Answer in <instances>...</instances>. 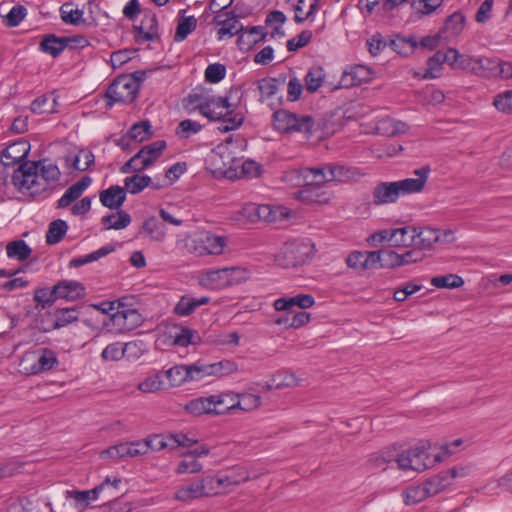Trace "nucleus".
Listing matches in <instances>:
<instances>
[{
	"instance_id": "obj_1",
	"label": "nucleus",
	"mask_w": 512,
	"mask_h": 512,
	"mask_svg": "<svg viewBox=\"0 0 512 512\" xmlns=\"http://www.w3.org/2000/svg\"><path fill=\"white\" fill-rule=\"evenodd\" d=\"M60 175L58 166L47 159L25 161L14 171L12 183L22 194L34 197L56 183Z\"/></svg>"
},
{
	"instance_id": "obj_2",
	"label": "nucleus",
	"mask_w": 512,
	"mask_h": 512,
	"mask_svg": "<svg viewBox=\"0 0 512 512\" xmlns=\"http://www.w3.org/2000/svg\"><path fill=\"white\" fill-rule=\"evenodd\" d=\"M344 166L329 163L312 168H304L305 188L297 192V198L307 204H326L330 200L323 185L333 181H344L347 178Z\"/></svg>"
},
{
	"instance_id": "obj_3",
	"label": "nucleus",
	"mask_w": 512,
	"mask_h": 512,
	"mask_svg": "<svg viewBox=\"0 0 512 512\" xmlns=\"http://www.w3.org/2000/svg\"><path fill=\"white\" fill-rule=\"evenodd\" d=\"M242 92L239 88H231L225 97L209 96L196 108L210 120L220 121L218 130L228 132L237 129L244 120L242 113L236 112Z\"/></svg>"
},
{
	"instance_id": "obj_4",
	"label": "nucleus",
	"mask_w": 512,
	"mask_h": 512,
	"mask_svg": "<svg viewBox=\"0 0 512 512\" xmlns=\"http://www.w3.org/2000/svg\"><path fill=\"white\" fill-rule=\"evenodd\" d=\"M429 172V167H422L414 171L416 178L379 182L372 190V203L375 206L392 204L401 196L422 192L427 183Z\"/></svg>"
},
{
	"instance_id": "obj_5",
	"label": "nucleus",
	"mask_w": 512,
	"mask_h": 512,
	"mask_svg": "<svg viewBox=\"0 0 512 512\" xmlns=\"http://www.w3.org/2000/svg\"><path fill=\"white\" fill-rule=\"evenodd\" d=\"M428 459L429 454L425 447L415 446L397 454H392L390 451L383 452L372 458V461L377 467L395 462L397 464V468L402 471L411 470L415 472H421L428 468Z\"/></svg>"
},
{
	"instance_id": "obj_6",
	"label": "nucleus",
	"mask_w": 512,
	"mask_h": 512,
	"mask_svg": "<svg viewBox=\"0 0 512 512\" xmlns=\"http://www.w3.org/2000/svg\"><path fill=\"white\" fill-rule=\"evenodd\" d=\"M205 161L212 174L232 178L239 168L240 159L235 157L230 145L225 143L211 150Z\"/></svg>"
},
{
	"instance_id": "obj_7",
	"label": "nucleus",
	"mask_w": 512,
	"mask_h": 512,
	"mask_svg": "<svg viewBox=\"0 0 512 512\" xmlns=\"http://www.w3.org/2000/svg\"><path fill=\"white\" fill-rule=\"evenodd\" d=\"M139 92V79L133 75H120L106 91L107 104L112 106L116 102L132 103Z\"/></svg>"
},
{
	"instance_id": "obj_8",
	"label": "nucleus",
	"mask_w": 512,
	"mask_h": 512,
	"mask_svg": "<svg viewBox=\"0 0 512 512\" xmlns=\"http://www.w3.org/2000/svg\"><path fill=\"white\" fill-rule=\"evenodd\" d=\"M273 124L282 133L302 132L309 135L312 133L314 121L311 116H298L287 110H278L273 114Z\"/></svg>"
},
{
	"instance_id": "obj_9",
	"label": "nucleus",
	"mask_w": 512,
	"mask_h": 512,
	"mask_svg": "<svg viewBox=\"0 0 512 512\" xmlns=\"http://www.w3.org/2000/svg\"><path fill=\"white\" fill-rule=\"evenodd\" d=\"M240 272L239 268L227 267L202 271L198 275V283L203 288L209 290H219L233 285L237 282L236 274Z\"/></svg>"
},
{
	"instance_id": "obj_10",
	"label": "nucleus",
	"mask_w": 512,
	"mask_h": 512,
	"mask_svg": "<svg viewBox=\"0 0 512 512\" xmlns=\"http://www.w3.org/2000/svg\"><path fill=\"white\" fill-rule=\"evenodd\" d=\"M121 482V479L118 477H114L113 479L106 477L102 483L94 487L92 490H67L66 497L75 500L77 509L84 510L89 506L91 500L99 499L101 493L105 490L117 489Z\"/></svg>"
},
{
	"instance_id": "obj_11",
	"label": "nucleus",
	"mask_w": 512,
	"mask_h": 512,
	"mask_svg": "<svg viewBox=\"0 0 512 512\" xmlns=\"http://www.w3.org/2000/svg\"><path fill=\"white\" fill-rule=\"evenodd\" d=\"M110 321L116 331L124 333L138 327L142 322V317L136 309L126 308L118 302L117 310L111 314Z\"/></svg>"
},
{
	"instance_id": "obj_12",
	"label": "nucleus",
	"mask_w": 512,
	"mask_h": 512,
	"mask_svg": "<svg viewBox=\"0 0 512 512\" xmlns=\"http://www.w3.org/2000/svg\"><path fill=\"white\" fill-rule=\"evenodd\" d=\"M167 379V388L179 387L186 382L200 381L198 362L191 365H175L162 371Z\"/></svg>"
},
{
	"instance_id": "obj_13",
	"label": "nucleus",
	"mask_w": 512,
	"mask_h": 512,
	"mask_svg": "<svg viewBox=\"0 0 512 512\" xmlns=\"http://www.w3.org/2000/svg\"><path fill=\"white\" fill-rule=\"evenodd\" d=\"M33 361V364L25 370L29 374H39L51 370L58 362L57 356L54 351L48 348H42L25 354L22 362Z\"/></svg>"
},
{
	"instance_id": "obj_14",
	"label": "nucleus",
	"mask_w": 512,
	"mask_h": 512,
	"mask_svg": "<svg viewBox=\"0 0 512 512\" xmlns=\"http://www.w3.org/2000/svg\"><path fill=\"white\" fill-rule=\"evenodd\" d=\"M459 476H465L464 468H451L449 470L442 471L441 473L426 480L424 482V485L429 494V497L442 492L444 489H446L448 486L452 484V481L456 477Z\"/></svg>"
},
{
	"instance_id": "obj_15",
	"label": "nucleus",
	"mask_w": 512,
	"mask_h": 512,
	"mask_svg": "<svg viewBox=\"0 0 512 512\" xmlns=\"http://www.w3.org/2000/svg\"><path fill=\"white\" fill-rule=\"evenodd\" d=\"M196 246L194 251L199 255L210 254L220 255L223 253L227 244L224 236H218L210 233H205L194 240Z\"/></svg>"
},
{
	"instance_id": "obj_16",
	"label": "nucleus",
	"mask_w": 512,
	"mask_h": 512,
	"mask_svg": "<svg viewBox=\"0 0 512 512\" xmlns=\"http://www.w3.org/2000/svg\"><path fill=\"white\" fill-rule=\"evenodd\" d=\"M56 299L75 301L84 298L86 289L84 285L76 280H61L52 288Z\"/></svg>"
},
{
	"instance_id": "obj_17",
	"label": "nucleus",
	"mask_w": 512,
	"mask_h": 512,
	"mask_svg": "<svg viewBox=\"0 0 512 512\" xmlns=\"http://www.w3.org/2000/svg\"><path fill=\"white\" fill-rule=\"evenodd\" d=\"M144 448L145 446L141 440L119 443L102 452V457L108 456L113 459L135 458L145 455Z\"/></svg>"
},
{
	"instance_id": "obj_18",
	"label": "nucleus",
	"mask_w": 512,
	"mask_h": 512,
	"mask_svg": "<svg viewBox=\"0 0 512 512\" xmlns=\"http://www.w3.org/2000/svg\"><path fill=\"white\" fill-rule=\"evenodd\" d=\"M199 376L200 380L207 376L224 377L238 372L239 368L236 362L228 359L221 360L215 363H199Z\"/></svg>"
},
{
	"instance_id": "obj_19",
	"label": "nucleus",
	"mask_w": 512,
	"mask_h": 512,
	"mask_svg": "<svg viewBox=\"0 0 512 512\" xmlns=\"http://www.w3.org/2000/svg\"><path fill=\"white\" fill-rule=\"evenodd\" d=\"M270 211L266 208V205H259L255 203H249L244 205L240 210L236 211L232 215V219L241 222L243 224L247 222L263 221V218L268 217Z\"/></svg>"
},
{
	"instance_id": "obj_20",
	"label": "nucleus",
	"mask_w": 512,
	"mask_h": 512,
	"mask_svg": "<svg viewBox=\"0 0 512 512\" xmlns=\"http://www.w3.org/2000/svg\"><path fill=\"white\" fill-rule=\"evenodd\" d=\"M30 151V144L25 140H18L10 144L1 155L3 165L10 166L25 160Z\"/></svg>"
},
{
	"instance_id": "obj_21",
	"label": "nucleus",
	"mask_w": 512,
	"mask_h": 512,
	"mask_svg": "<svg viewBox=\"0 0 512 512\" xmlns=\"http://www.w3.org/2000/svg\"><path fill=\"white\" fill-rule=\"evenodd\" d=\"M136 41L143 43L145 41H154L159 38L158 23L155 14L145 15L139 26H135Z\"/></svg>"
},
{
	"instance_id": "obj_22",
	"label": "nucleus",
	"mask_w": 512,
	"mask_h": 512,
	"mask_svg": "<svg viewBox=\"0 0 512 512\" xmlns=\"http://www.w3.org/2000/svg\"><path fill=\"white\" fill-rule=\"evenodd\" d=\"M92 179L89 176L82 177L71 185L62 197L57 201V208L64 209L81 197L83 192L90 186Z\"/></svg>"
},
{
	"instance_id": "obj_23",
	"label": "nucleus",
	"mask_w": 512,
	"mask_h": 512,
	"mask_svg": "<svg viewBox=\"0 0 512 512\" xmlns=\"http://www.w3.org/2000/svg\"><path fill=\"white\" fill-rule=\"evenodd\" d=\"M224 16H226L225 19H222V15L214 18V22L220 26L217 32L219 40H222L225 36L232 37L243 31V25L234 14L227 12Z\"/></svg>"
},
{
	"instance_id": "obj_24",
	"label": "nucleus",
	"mask_w": 512,
	"mask_h": 512,
	"mask_svg": "<svg viewBox=\"0 0 512 512\" xmlns=\"http://www.w3.org/2000/svg\"><path fill=\"white\" fill-rule=\"evenodd\" d=\"M184 410L195 417L202 415H216V406L213 403V396L198 397L188 401L184 405Z\"/></svg>"
},
{
	"instance_id": "obj_25",
	"label": "nucleus",
	"mask_w": 512,
	"mask_h": 512,
	"mask_svg": "<svg viewBox=\"0 0 512 512\" xmlns=\"http://www.w3.org/2000/svg\"><path fill=\"white\" fill-rule=\"evenodd\" d=\"M314 297L310 294H298L293 297L279 298L275 300L273 306L277 311H290L294 306H298L302 309L310 308L314 305Z\"/></svg>"
},
{
	"instance_id": "obj_26",
	"label": "nucleus",
	"mask_w": 512,
	"mask_h": 512,
	"mask_svg": "<svg viewBox=\"0 0 512 512\" xmlns=\"http://www.w3.org/2000/svg\"><path fill=\"white\" fill-rule=\"evenodd\" d=\"M100 202L109 209L120 208L126 199V190L124 187L112 185L99 194Z\"/></svg>"
},
{
	"instance_id": "obj_27",
	"label": "nucleus",
	"mask_w": 512,
	"mask_h": 512,
	"mask_svg": "<svg viewBox=\"0 0 512 512\" xmlns=\"http://www.w3.org/2000/svg\"><path fill=\"white\" fill-rule=\"evenodd\" d=\"M346 263L348 267L355 270H369L375 268V252L374 251H353L351 252Z\"/></svg>"
},
{
	"instance_id": "obj_28",
	"label": "nucleus",
	"mask_w": 512,
	"mask_h": 512,
	"mask_svg": "<svg viewBox=\"0 0 512 512\" xmlns=\"http://www.w3.org/2000/svg\"><path fill=\"white\" fill-rule=\"evenodd\" d=\"M213 396V403L216 406V415H225L237 410L238 393L224 392Z\"/></svg>"
},
{
	"instance_id": "obj_29",
	"label": "nucleus",
	"mask_w": 512,
	"mask_h": 512,
	"mask_svg": "<svg viewBox=\"0 0 512 512\" xmlns=\"http://www.w3.org/2000/svg\"><path fill=\"white\" fill-rule=\"evenodd\" d=\"M266 33L263 32V27L254 26L249 29H243L239 34L237 43L240 49H250L258 42L264 41Z\"/></svg>"
},
{
	"instance_id": "obj_30",
	"label": "nucleus",
	"mask_w": 512,
	"mask_h": 512,
	"mask_svg": "<svg viewBox=\"0 0 512 512\" xmlns=\"http://www.w3.org/2000/svg\"><path fill=\"white\" fill-rule=\"evenodd\" d=\"M377 133L383 136H396L407 131V125L394 118L385 117L380 119L376 124Z\"/></svg>"
},
{
	"instance_id": "obj_31",
	"label": "nucleus",
	"mask_w": 512,
	"mask_h": 512,
	"mask_svg": "<svg viewBox=\"0 0 512 512\" xmlns=\"http://www.w3.org/2000/svg\"><path fill=\"white\" fill-rule=\"evenodd\" d=\"M166 146V141L157 140L153 143L143 146L135 155L137 156V159L144 156L146 158L144 160L145 165H153L155 161L162 155Z\"/></svg>"
},
{
	"instance_id": "obj_32",
	"label": "nucleus",
	"mask_w": 512,
	"mask_h": 512,
	"mask_svg": "<svg viewBox=\"0 0 512 512\" xmlns=\"http://www.w3.org/2000/svg\"><path fill=\"white\" fill-rule=\"evenodd\" d=\"M209 300V297H201L200 299H195L188 295L182 296L174 307V313L178 316H188L193 313L199 306L207 304Z\"/></svg>"
},
{
	"instance_id": "obj_33",
	"label": "nucleus",
	"mask_w": 512,
	"mask_h": 512,
	"mask_svg": "<svg viewBox=\"0 0 512 512\" xmlns=\"http://www.w3.org/2000/svg\"><path fill=\"white\" fill-rule=\"evenodd\" d=\"M185 10L179 11L178 23L174 35V41L182 42L187 38V36L193 32L197 27V20L194 16H181L184 14Z\"/></svg>"
},
{
	"instance_id": "obj_34",
	"label": "nucleus",
	"mask_w": 512,
	"mask_h": 512,
	"mask_svg": "<svg viewBox=\"0 0 512 512\" xmlns=\"http://www.w3.org/2000/svg\"><path fill=\"white\" fill-rule=\"evenodd\" d=\"M439 238L440 230L438 229H417V235H415L413 245L422 251L423 249L431 248L434 243L439 242Z\"/></svg>"
},
{
	"instance_id": "obj_35",
	"label": "nucleus",
	"mask_w": 512,
	"mask_h": 512,
	"mask_svg": "<svg viewBox=\"0 0 512 512\" xmlns=\"http://www.w3.org/2000/svg\"><path fill=\"white\" fill-rule=\"evenodd\" d=\"M375 252V268L401 267L400 254L394 250H380Z\"/></svg>"
},
{
	"instance_id": "obj_36",
	"label": "nucleus",
	"mask_w": 512,
	"mask_h": 512,
	"mask_svg": "<svg viewBox=\"0 0 512 512\" xmlns=\"http://www.w3.org/2000/svg\"><path fill=\"white\" fill-rule=\"evenodd\" d=\"M415 235H417V228L414 227H403L393 229L392 246L395 247H408L413 245L415 241Z\"/></svg>"
},
{
	"instance_id": "obj_37",
	"label": "nucleus",
	"mask_w": 512,
	"mask_h": 512,
	"mask_svg": "<svg viewBox=\"0 0 512 512\" xmlns=\"http://www.w3.org/2000/svg\"><path fill=\"white\" fill-rule=\"evenodd\" d=\"M66 48L64 37H56L54 34L44 36L40 42V50L44 53L57 57Z\"/></svg>"
},
{
	"instance_id": "obj_38",
	"label": "nucleus",
	"mask_w": 512,
	"mask_h": 512,
	"mask_svg": "<svg viewBox=\"0 0 512 512\" xmlns=\"http://www.w3.org/2000/svg\"><path fill=\"white\" fill-rule=\"evenodd\" d=\"M447 56L444 51H437L433 56L427 60V69L423 74L424 79H434L441 75L443 64L446 63Z\"/></svg>"
},
{
	"instance_id": "obj_39",
	"label": "nucleus",
	"mask_w": 512,
	"mask_h": 512,
	"mask_svg": "<svg viewBox=\"0 0 512 512\" xmlns=\"http://www.w3.org/2000/svg\"><path fill=\"white\" fill-rule=\"evenodd\" d=\"M325 76V71L321 66L311 67L304 79L306 90L310 93L316 92L322 86Z\"/></svg>"
},
{
	"instance_id": "obj_40",
	"label": "nucleus",
	"mask_w": 512,
	"mask_h": 512,
	"mask_svg": "<svg viewBox=\"0 0 512 512\" xmlns=\"http://www.w3.org/2000/svg\"><path fill=\"white\" fill-rule=\"evenodd\" d=\"M84 12L78 8L73 9L72 5L65 3L60 7L61 20L70 25H85L86 20L83 18Z\"/></svg>"
},
{
	"instance_id": "obj_41",
	"label": "nucleus",
	"mask_w": 512,
	"mask_h": 512,
	"mask_svg": "<svg viewBox=\"0 0 512 512\" xmlns=\"http://www.w3.org/2000/svg\"><path fill=\"white\" fill-rule=\"evenodd\" d=\"M6 252L9 258L25 261L30 257L32 249L24 240L19 239L9 242L6 246Z\"/></svg>"
},
{
	"instance_id": "obj_42",
	"label": "nucleus",
	"mask_w": 512,
	"mask_h": 512,
	"mask_svg": "<svg viewBox=\"0 0 512 512\" xmlns=\"http://www.w3.org/2000/svg\"><path fill=\"white\" fill-rule=\"evenodd\" d=\"M68 230V225L66 221L62 219H57L52 221L49 224L48 231L46 233V242L49 245L59 243L62 238L65 236Z\"/></svg>"
},
{
	"instance_id": "obj_43",
	"label": "nucleus",
	"mask_w": 512,
	"mask_h": 512,
	"mask_svg": "<svg viewBox=\"0 0 512 512\" xmlns=\"http://www.w3.org/2000/svg\"><path fill=\"white\" fill-rule=\"evenodd\" d=\"M219 494L222 492L229 491L231 487L244 483L250 479V476L246 470H241L239 478H235L234 475H223L215 476Z\"/></svg>"
},
{
	"instance_id": "obj_44",
	"label": "nucleus",
	"mask_w": 512,
	"mask_h": 512,
	"mask_svg": "<svg viewBox=\"0 0 512 512\" xmlns=\"http://www.w3.org/2000/svg\"><path fill=\"white\" fill-rule=\"evenodd\" d=\"M162 371L147 377L138 384V389L143 393H154L159 390L167 389V384L163 379Z\"/></svg>"
},
{
	"instance_id": "obj_45",
	"label": "nucleus",
	"mask_w": 512,
	"mask_h": 512,
	"mask_svg": "<svg viewBox=\"0 0 512 512\" xmlns=\"http://www.w3.org/2000/svg\"><path fill=\"white\" fill-rule=\"evenodd\" d=\"M56 106V98L45 94L32 101L30 110L35 114L54 113L56 112Z\"/></svg>"
},
{
	"instance_id": "obj_46",
	"label": "nucleus",
	"mask_w": 512,
	"mask_h": 512,
	"mask_svg": "<svg viewBox=\"0 0 512 512\" xmlns=\"http://www.w3.org/2000/svg\"><path fill=\"white\" fill-rule=\"evenodd\" d=\"M101 221L106 229L120 230L130 224L131 217L127 212L120 210L117 212V215L112 214L102 217Z\"/></svg>"
},
{
	"instance_id": "obj_47",
	"label": "nucleus",
	"mask_w": 512,
	"mask_h": 512,
	"mask_svg": "<svg viewBox=\"0 0 512 512\" xmlns=\"http://www.w3.org/2000/svg\"><path fill=\"white\" fill-rule=\"evenodd\" d=\"M143 230L155 241H163L166 235L165 226L156 217L146 219L143 224Z\"/></svg>"
},
{
	"instance_id": "obj_48",
	"label": "nucleus",
	"mask_w": 512,
	"mask_h": 512,
	"mask_svg": "<svg viewBox=\"0 0 512 512\" xmlns=\"http://www.w3.org/2000/svg\"><path fill=\"white\" fill-rule=\"evenodd\" d=\"M124 184L125 190H127L129 193L138 194L152 184V179L147 175L135 174L131 177H126Z\"/></svg>"
},
{
	"instance_id": "obj_49",
	"label": "nucleus",
	"mask_w": 512,
	"mask_h": 512,
	"mask_svg": "<svg viewBox=\"0 0 512 512\" xmlns=\"http://www.w3.org/2000/svg\"><path fill=\"white\" fill-rule=\"evenodd\" d=\"M284 79L263 78L258 81V89L262 98L274 96L284 85Z\"/></svg>"
},
{
	"instance_id": "obj_50",
	"label": "nucleus",
	"mask_w": 512,
	"mask_h": 512,
	"mask_svg": "<svg viewBox=\"0 0 512 512\" xmlns=\"http://www.w3.org/2000/svg\"><path fill=\"white\" fill-rule=\"evenodd\" d=\"M200 498L203 497L199 491L198 484L196 483L195 479L189 484L179 487L174 494V499L181 502H190Z\"/></svg>"
},
{
	"instance_id": "obj_51",
	"label": "nucleus",
	"mask_w": 512,
	"mask_h": 512,
	"mask_svg": "<svg viewBox=\"0 0 512 512\" xmlns=\"http://www.w3.org/2000/svg\"><path fill=\"white\" fill-rule=\"evenodd\" d=\"M113 250H114L113 247H110V246L101 247L97 251H94V252H92L90 254H87L85 256L78 257V258H73L72 260H70L68 266L70 268H78V267H80L82 265H85V264H88V263H91V262L99 260L100 258H102V257L108 255L109 253H111Z\"/></svg>"
},
{
	"instance_id": "obj_52",
	"label": "nucleus",
	"mask_w": 512,
	"mask_h": 512,
	"mask_svg": "<svg viewBox=\"0 0 512 512\" xmlns=\"http://www.w3.org/2000/svg\"><path fill=\"white\" fill-rule=\"evenodd\" d=\"M402 495L404 502L407 505L418 504L429 497L424 483L422 485L407 488Z\"/></svg>"
},
{
	"instance_id": "obj_53",
	"label": "nucleus",
	"mask_w": 512,
	"mask_h": 512,
	"mask_svg": "<svg viewBox=\"0 0 512 512\" xmlns=\"http://www.w3.org/2000/svg\"><path fill=\"white\" fill-rule=\"evenodd\" d=\"M142 444L145 446V454H147L149 451H160L165 448L170 447L171 448V442L168 439V435H159L154 434L150 435L147 438L141 440Z\"/></svg>"
},
{
	"instance_id": "obj_54",
	"label": "nucleus",
	"mask_w": 512,
	"mask_h": 512,
	"mask_svg": "<svg viewBox=\"0 0 512 512\" xmlns=\"http://www.w3.org/2000/svg\"><path fill=\"white\" fill-rule=\"evenodd\" d=\"M55 328L67 326L78 320V311L76 308H62L54 312Z\"/></svg>"
},
{
	"instance_id": "obj_55",
	"label": "nucleus",
	"mask_w": 512,
	"mask_h": 512,
	"mask_svg": "<svg viewBox=\"0 0 512 512\" xmlns=\"http://www.w3.org/2000/svg\"><path fill=\"white\" fill-rule=\"evenodd\" d=\"M131 140L138 143L143 142L150 138L152 135L150 122L145 120L132 125L128 131Z\"/></svg>"
},
{
	"instance_id": "obj_56",
	"label": "nucleus",
	"mask_w": 512,
	"mask_h": 512,
	"mask_svg": "<svg viewBox=\"0 0 512 512\" xmlns=\"http://www.w3.org/2000/svg\"><path fill=\"white\" fill-rule=\"evenodd\" d=\"M201 129L202 125L199 122L185 119L178 124L175 133L179 139H188L192 135L199 133Z\"/></svg>"
},
{
	"instance_id": "obj_57",
	"label": "nucleus",
	"mask_w": 512,
	"mask_h": 512,
	"mask_svg": "<svg viewBox=\"0 0 512 512\" xmlns=\"http://www.w3.org/2000/svg\"><path fill=\"white\" fill-rule=\"evenodd\" d=\"M464 24V15L460 12H455L446 19L443 30L449 33L450 36H456L463 30Z\"/></svg>"
},
{
	"instance_id": "obj_58",
	"label": "nucleus",
	"mask_w": 512,
	"mask_h": 512,
	"mask_svg": "<svg viewBox=\"0 0 512 512\" xmlns=\"http://www.w3.org/2000/svg\"><path fill=\"white\" fill-rule=\"evenodd\" d=\"M431 284L436 288H458L464 284L463 279L455 274L436 276L431 279Z\"/></svg>"
},
{
	"instance_id": "obj_59",
	"label": "nucleus",
	"mask_w": 512,
	"mask_h": 512,
	"mask_svg": "<svg viewBox=\"0 0 512 512\" xmlns=\"http://www.w3.org/2000/svg\"><path fill=\"white\" fill-rule=\"evenodd\" d=\"M391 45L398 54L406 56L418 47V42L413 37H397L391 42Z\"/></svg>"
},
{
	"instance_id": "obj_60",
	"label": "nucleus",
	"mask_w": 512,
	"mask_h": 512,
	"mask_svg": "<svg viewBox=\"0 0 512 512\" xmlns=\"http://www.w3.org/2000/svg\"><path fill=\"white\" fill-rule=\"evenodd\" d=\"M202 497H210L219 494L215 476H206L195 479Z\"/></svg>"
},
{
	"instance_id": "obj_61",
	"label": "nucleus",
	"mask_w": 512,
	"mask_h": 512,
	"mask_svg": "<svg viewBox=\"0 0 512 512\" xmlns=\"http://www.w3.org/2000/svg\"><path fill=\"white\" fill-rule=\"evenodd\" d=\"M197 336L196 331L187 328V327H180L175 332L173 337V344L181 347H187L189 344L194 343V338Z\"/></svg>"
},
{
	"instance_id": "obj_62",
	"label": "nucleus",
	"mask_w": 512,
	"mask_h": 512,
	"mask_svg": "<svg viewBox=\"0 0 512 512\" xmlns=\"http://www.w3.org/2000/svg\"><path fill=\"white\" fill-rule=\"evenodd\" d=\"M493 106L499 112L512 114V90L496 95L493 99Z\"/></svg>"
},
{
	"instance_id": "obj_63",
	"label": "nucleus",
	"mask_w": 512,
	"mask_h": 512,
	"mask_svg": "<svg viewBox=\"0 0 512 512\" xmlns=\"http://www.w3.org/2000/svg\"><path fill=\"white\" fill-rule=\"evenodd\" d=\"M27 9L23 5H15L3 18L7 27H16L26 17Z\"/></svg>"
},
{
	"instance_id": "obj_64",
	"label": "nucleus",
	"mask_w": 512,
	"mask_h": 512,
	"mask_svg": "<svg viewBox=\"0 0 512 512\" xmlns=\"http://www.w3.org/2000/svg\"><path fill=\"white\" fill-rule=\"evenodd\" d=\"M496 488H502L505 491L512 493V469L508 471L505 475L500 477L498 480L488 483L484 487V490L487 493L492 494Z\"/></svg>"
}]
</instances>
